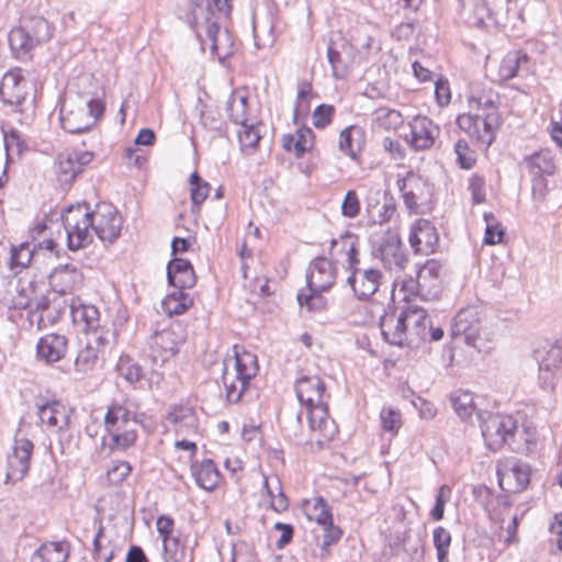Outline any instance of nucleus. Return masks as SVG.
<instances>
[{"instance_id":"nucleus-62","label":"nucleus","mask_w":562,"mask_h":562,"mask_svg":"<svg viewBox=\"0 0 562 562\" xmlns=\"http://www.w3.org/2000/svg\"><path fill=\"white\" fill-rule=\"evenodd\" d=\"M33 42L40 44L50 38L52 32L48 22L43 18L32 20V26L29 27Z\"/></svg>"},{"instance_id":"nucleus-55","label":"nucleus","mask_w":562,"mask_h":562,"mask_svg":"<svg viewBox=\"0 0 562 562\" xmlns=\"http://www.w3.org/2000/svg\"><path fill=\"white\" fill-rule=\"evenodd\" d=\"M458 126L471 137H481V114H462L457 119Z\"/></svg>"},{"instance_id":"nucleus-56","label":"nucleus","mask_w":562,"mask_h":562,"mask_svg":"<svg viewBox=\"0 0 562 562\" xmlns=\"http://www.w3.org/2000/svg\"><path fill=\"white\" fill-rule=\"evenodd\" d=\"M323 291L308 290L307 294L300 292L297 301L301 306H306L310 312L322 311L326 306V299L322 295Z\"/></svg>"},{"instance_id":"nucleus-7","label":"nucleus","mask_w":562,"mask_h":562,"mask_svg":"<svg viewBox=\"0 0 562 562\" xmlns=\"http://www.w3.org/2000/svg\"><path fill=\"white\" fill-rule=\"evenodd\" d=\"M480 427L485 445L492 451L506 446L510 431L515 429L516 418L512 415L484 412L479 414Z\"/></svg>"},{"instance_id":"nucleus-8","label":"nucleus","mask_w":562,"mask_h":562,"mask_svg":"<svg viewBox=\"0 0 562 562\" xmlns=\"http://www.w3.org/2000/svg\"><path fill=\"white\" fill-rule=\"evenodd\" d=\"M400 186L406 207L416 214H425L434 207V187L424 178L409 173Z\"/></svg>"},{"instance_id":"nucleus-26","label":"nucleus","mask_w":562,"mask_h":562,"mask_svg":"<svg viewBox=\"0 0 562 562\" xmlns=\"http://www.w3.org/2000/svg\"><path fill=\"white\" fill-rule=\"evenodd\" d=\"M81 271L71 265H61L54 269L49 276V285L59 294L76 291L82 284Z\"/></svg>"},{"instance_id":"nucleus-41","label":"nucleus","mask_w":562,"mask_h":562,"mask_svg":"<svg viewBox=\"0 0 562 562\" xmlns=\"http://www.w3.org/2000/svg\"><path fill=\"white\" fill-rule=\"evenodd\" d=\"M342 244V247L345 248V256L348 263V270H350V273L353 272V270H360L357 266L359 263V257H358V237L351 233H346L344 235H340L338 238L331 239V252L335 251L336 247Z\"/></svg>"},{"instance_id":"nucleus-57","label":"nucleus","mask_w":562,"mask_h":562,"mask_svg":"<svg viewBox=\"0 0 562 562\" xmlns=\"http://www.w3.org/2000/svg\"><path fill=\"white\" fill-rule=\"evenodd\" d=\"M371 207L372 205L369 203L368 212L370 213V218L373 223H378L380 225L390 222L396 213V205L392 198H385L383 205L376 213H374Z\"/></svg>"},{"instance_id":"nucleus-31","label":"nucleus","mask_w":562,"mask_h":562,"mask_svg":"<svg viewBox=\"0 0 562 562\" xmlns=\"http://www.w3.org/2000/svg\"><path fill=\"white\" fill-rule=\"evenodd\" d=\"M173 519L169 516H160L156 521L157 531L161 543L157 548L161 562H176V537H172Z\"/></svg>"},{"instance_id":"nucleus-47","label":"nucleus","mask_w":562,"mask_h":562,"mask_svg":"<svg viewBox=\"0 0 562 562\" xmlns=\"http://www.w3.org/2000/svg\"><path fill=\"white\" fill-rule=\"evenodd\" d=\"M227 112L231 121L234 124L244 125L247 123V97L245 95H231L227 101Z\"/></svg>"},{"instance_id":"nucleus-9","label":"nucleus","mask_w":562,"mask_h":562,"mask_svg":"<svg viewBox=\"0 0 562 562\" xmlns=\"http://www.w3.org/2000/svg\"><path fill=\"white\" fill-rule=\"evenodd\" d=\"M92 231L104 244H113L121 235L123 217L111 203H99L90 210Z\"/></svg>"},{"instance_id":"nucleus-45","label":"nucleus","mask_w":562,"mask_h":562,"mask_svg":"<svg viewBox=\"0 0 562 562\" xmlns=\"http://www.w3.org/2000/svg\"><path fill=\"white\" fill-rule=\"evenodd\" d=\"M480 114L483 132L481 131V137H477V140L488 147L495 139L494 133L501 125V116L498 113L494 112Z\"/></svg>"},{"instance_id":"nucleus-18","label":"nucleus","mask_w":562,"mask_h":562,"mask_svg":"<svg viewBox=\"0 0 562 562\" xmlns=\"http://www.w3.org/2000/svg\"><path fill=\"white\" fill-rule=\"evenodd\" d=\"M37 416L47 429L60 431L70 423L71 411L58 401L37 402Z\"/></svg>"},{"instance_id":"nucleus-51","label":"nucleus","mask_w":562,"mask_h":562,"mask_svg":"<svg viewBox=\"0 0 562 562\" xmlns=\"http://www.w3.org/2000/svg\"><path fill=\"white\" fill-rule=\"evenodd\" d=\"M451 543V535L443 527L434 530V544L437 550L438 562H449L448 550Z\"/></svg>"},{"instance_id":"nucleus-32","label":"nucleus","mask_w":562,"mask_h":562,"mask_svg":"<svg viewBox=\"0 0 562 562\" xmlns=\"http://www.w3.org/2000/svg\"><path fill=\"white\" fill-rule=\"evenodd\" d=\"M190 471L196 485L205 491H213L220 482V471L211 459L192 461Z\"/></svg>"},{"instance_id":"nucleus-34","label":"nucleus","mask_w":562,"mask_h":562,"mask_svg":"<svg viewBox=\"0 0 562 562\" xmlns=\"http://www.w3.org/2000/svg\"><path fill=\"white\" fill-rule=\"evenodd\" d=\"M74 322L82 325V330L86 331L87 337L94 333L101 334L102 331H111L100 325V314L93 305H79L71 308Z\"/></svg>"},{"instance_id":"nucleus-64","label":"nucleus","mask_w":562,"mask_h":562,"mask_svg":"<svg viewBox=\"0 0 562 562\" xmlns=\"http://www.w3.org/2000/svg\"><path fill=\"white\" fill-rule=\"evenodd\" d=\"M485 180L482 176L476 173L472 175L469 179V190L472 194V200L475 204L485 201Z\"/></svg>"},{"instance_id":"nucleus-12","label":"nucleus","mask_w":562,"mask_h":562,"mask_svg":"<svg viewBox=\"0 0 562 562\" xmlns=\"http://www.w3.org/2000/svg\"><path fill=\"white\" fill-rule=\"evenodd\" d=\"M27 95V82L20 68L11 69L3 75L0 81V99L4 104L22 113Z\"/></svg>"},{"instance_id":"nucleus-30","label":"nucleus","mask_w":562,"mask_h":562,"mask_svg":"<svg viewBox=\"0 0 562 562\" xmlns=\"http://www.w3.org/2000/svg\"><path fill=\"white\" fill-rule=\"evenodd\" d=\"M325 389L326 386L324 381L317 375H303L299 378L295 383L296 396L305 406H311L321 402Z\"/></svg>"},{"instance_id":"nucleus-37","label":"nucleus","mask_w":562,"mask_h":562,"mask_svg":"<svg viewBox=\"0 0 562 562\" xmlns=\"http://www.w3.org/2000/svg\"><path fill=\"white\" fill-rule=\"evenodd\" d=\"M70 547L66 541L46 542L31 557V562H67Z\"/></svg>"},{"instance_id":"nucleus-48","label":"nucleus","mask_w":562,"mask_h":562,"mask_svg":"<svg viewBox=\"0 0 562 562\" xmlns=\"http://www.w3.org/2000/svg\"><path fill=\"white\" fill-rule=\"evenodd\" d=\"M562 364V341L553 344L539 362L540 372L553 373Z\"/></svg>"},{"instance_id":"nucleus-15","label":"nucleus","mask_w":562,"mask_h":562,"mask_svg":"<svg viewBox=\"0 0 562 562\" xmlns=\"http://www.w3.org/2000/svg\"><path fill=\"white\" fill-rule=\"evenodd\" d=\"M372 254L375 258H380L384 267L390 270L403 269L407 263L400 235L393 231H387L381 237Z\"/></svg>"},{"instance_id":"nucleus-28","label":"nucleus","mask_w":562,"mask_h":562,"mask_svg":"<svg viewBox=\"0 0 562 562\" xmlns=\"http://www.w3.org/2000/svg\"><path fill=\"white\" fill-rule=\"evenodd\" d=\"M67 338L59 334H47L36 345V356L46 363H54L67 353Z\"/></svg>"},{"instance_id":"nucleus-60","label":"nucleus","mask_w":562,"mask_h":562,"mask_svg":"<svg viewBox=\"0 0 562 562\" xmlns=\"http://www.w3.org/2000/svg\"><path fill=\"white\" fill-rule=\"evenodd\" d=\"M335 113L336 109L334 105L325 103L319 104L313 112V125L316 128H325L331 123Z\"/></svg>"},{"instance_id":"nucleus-52","label":"nucleus","mask_w":562,"mask_h":562,"mask_svg":"<svg viewBox=\"0 0 562 562\" xmlns=\"http://www.w3.org/2000/svg\"><path fill=\"white\" fill-rule=\"evenodd\" d=\"M238 139L240 143L241 150L256 149L261 136L254 124L248 125L247 123L241 125L237 131Z\"/></svg>"},{"instance_id":"nucleus-39","label":"nucleus","mask_w":562,"mask_h":562,"mask_svg":"<svg viewBox=\"0 0 562 562\" xmlns=\"http://www.w3.org/2000/svg\"><path fill=\"white\" fill-rule=\"evenodd\" d=\"M499 94L493 89H483L477 94H471L469 106L482 113H498Z\"/></svg>"},{"instance_id":"nucleus-17","label":"nucleus","mask_w":562,"mask_h":562,"mask_svg":"<svg viewBox=\"0 0 562 562\" xmlns=\"http://www.w3.org/2000/svg\"><path fill=\"white\" fill-rule=\"evenodd\" d=\"M353 47L344 37L330 40L327 46V59L331 67L333 77L344 79L347 77L352 63Z\"/></svg>"},{"instance_id":"nucleus-23","label":"nucleus","mask_w":562,"mask_h":562,"mask_svg":"<svg viewBox=\"0 0 562 562\" xmlns=\"http://www.w3.org/2000/svg\"><path fill=\"white\" fill-rule=\"evenodd\" d=\"M94 158L92 150H72L57 157L58 173L63 181H72Z\"/></svg>"},{"instance_id":"nucleus-25","label":"nucleus","mask_w":562,"mask_h":562,"mask_svg":"<svg viewBox=\"0 0 562 562\" xmlns=\"http://www.w3.org/2000/svg\"><path fill=\"white\" fill-rule=\"evenodd\" d=\"M411 145L417 150L430 148L439 136V127L427 116H415L409 123Z\"/></svg>"},{"instance_id":"nucleus-54","label":"nucleus","mask_w":562,"mask_h":562,"mask_svg":"<svg viewBox=\"0 0 562 562\" xmlns=\"http://www.w3.org/2000/svg\"><path fill=\"white\" fill-rule=\"evenodd\" d=\"M296 140L294 143V153L296 157H302L313 147L314 133L312 128L302 126L294 134Z\"/></svg>"},{"instance_id":"nucleus-2","label":"nucleus","mask_w":562,"mask_h":562,"mask_svg":"<svg viewBox=\"0 0 562 562\" xmlns=\"http://www.w3.org/2000/svg\"><path fill=\"white\" fill-rule=\"evenodd\" d=\"M451 337L473 347L479 352L492 349L494 333L482 310L476 305L461 308L452 319Z\"/></svg>"},{"instance_id":"nucleus-3","label":"nucleus","mask_w":562,"mask_h":562,"mask_svg":"<svg viewBox=\"0 0 562 562\" xmlns=\"http://www.w3.org/2000/svg\"><path fill=\"white\" fill-rule=\"evenodd\" d=\"M234 355L224 360L222 373L227 401L238 403L245 395L249 382L259 370L257 356L239 346L233 347Z\"/></svg>"},{"instance_id":"nucleus-13","label":"nucleus","mask_w":562,"mask_h":562,"mask_svg":"<svg viewBox=\"0 0 562 562\" xmlns=\"http://www.w3.org/2000/svg\"><path fill=\"white\" fill-rule=\"evenodd\" d=\"M114 337L112 331L94 333L87 337V342L81 348L75 360V370L80 374H87L93 371L99 363L100 355L104 347L110 344Z\"/></svg>"},{"instance_id":"nucleus-6","label":"nucleus","mask_w":562,"mask_h":562,"mask_svg":"<svg viewBox=\"0 0 562 562\" xmlns=\"http://www.w3.org/2000/svg\"><path fill=\"white\" fill-rule=\"evenodd\" d=\"M61 221L69 249L77 250L92 243L93 231L87 203L68 206L61 214Z\"/></svg>"},{"instance_id":"nucleus-4","label":"nucleus","mask_w":562,"mask_h":562,"mask_svg":"<svg viewBox=\"0 0 562 562\" xmlns=\"http://www.w3.org/2000/svg\"><path fill=\"white\" fill-rule=\"evenodd\" d=\"M103 111L99 99L69 89L60 106L61 127L71 134L83 133L95 124Z\"/></svg>"},{"instance_id":"nucleus-21","label":"nucleus","mask_w":562,"mask_h":562,"mask_svg":"<svg viewBox=\"0 0 562 562\" xmlns=\"http://www.w3.org/2000/svg\"><path fill=\"white\" fill-rule=\"evenodd\" d=\"M382 273L378 269L369 268L353 270L347 278V283L351 286L353 294L361 301L372 296L381 284Z\"/></svg>"},{"instance_id":"nucleus-16","label":"nucleus","mask_w":562,"mask_h":562,"mask_svg":"<svg viewBox=\"0 0 562 562\" xmlns=\"http://www.w3.org/2000/svg\"><path fill=\"white\" fill-rule=\"evenodd\" d=\"M176 356V335L172 323L166 326L158 324L151 336L149 357L156 366H165L173 360Z\"/></svg>"},{"instance_id":"nucleus-42","label":"nucleus","mask_w":562,"mask_h":562,"mask_svg":"<svg viewBox=\"0 0 562 562\" xmlns=\"http://www.w3.org/2000/svg\"><path fill=\"white\" fill-rule=\"evenodd\" d=\"M451 406L463 422H470L475 411L473 395L467 391H457L450 395Z\"/></svg>"},{"instance_id":"nucleus-14","label":"nucleus","mask_w":562,"mask_h":562,"mask_svg":"<svg viewBox=\"0 0 562 562\" xmlns=\"http://www.w3.org/2000/svg\"><path fill=\"white\" fill-rule=\"evenodd\" d=\"M33 442L26 438H16L12 452L8 454L5 483L13 484L21 481L30 469L33 453Z\"/></svg>"},{"instance_id":"nucleus-46","label":"nucleus","mask_w":562,"mask_h":562,"mask_svg":"<svg viewBox=\"0 0 562 562\" xmlns=\"http://www.w3.org/2000/svg\"><path fill=\"white\" fill-rule=\"evenodd\" d=\"M117 373L130 383L138 382L142 379L143 371L140 366L130 356H121L116 363Z\"/></svg>"},{"instance_id":"nucleus-53","label":"nucleus","mask_w":562,"mask_h":562,"mask_svg":"<svg viewBox=\"0 0 562 562\" xmlns=\"http://www.w3.org/2000/svg\"><path fill=\"white\" fill-rule=\"evenodd\" d=\"M484 220L486 222V228L484 234V244L495 245L501 243L504 237V231L499 227L498 222L492 213H485Z\"/></svg>"},{"instance_id":"nucleus-24","label":"nucleus","mask_w":562,"mask_h":562,"mask_svg":"<svg viewBox=\"0 0 562 562\" xmlns=\"http://www.w3.org/2000/svg\"><path fill=\"white\" fill-rule=\"evenodd\" d=\"M526 168L532 175V191L540 190L542 194V188H546L544 179L542 175H553L555 165L550 150H540L527 156L524 160Z\"/></svg>"},{"instance_id":"nucleus-33","label":"nucleus","mask_w":562,"mask_h":562,"mask_svg":"<svg viewBox=\"0 0 562 562\" xmlns=\"http://www.w3.org/2000/svg\"><path fill=\"white\" fill-rule=\"evenodd\" d=\"M366 143V133L358 125L344 128L339 135V149L352 160H357Z\"/></svg>"},{"instance_id":"nucleus-38","label":"nucleus","mask_w":562,"mask_h":562,"mask_svg":"<svg viewBox=\"0 0 562 562\" xmlns=\"http://www.w3.org/2000/svg\"><path fill=\"white\" fill-rule=\"evenodd\" d=\"M304 510L310 520H314L321 527L333 520L331 508L322 496L304 502Z\"/></svg>"},{"instance_id":"nucleus-10","label":"nucleus","mask_w":562,"mask_h":562,"mask_svg":"<svg viewBox=\"0 0 562 562\" xmlns=\"http://www.w3.org/2000/svg\"><path fill=\"white\" fill-rule=\"evenodd\" d=\"M441 269L440 261L436 259L427 260L417 271L416 280L406 281L404 289L425 301L437 299L441 290Z\"/></svg>"},{"instance_id":"nucleus-29","label":"nucleus","mask_w":562,"mask_h":562,"mask_svg":"<svg viewBox=\"0 0 562 562\" xmlns=\"http://www.w3.org/2000/svg\"><path fill=\"white\" fill-rule=\"evenodd\" d=\"M536 429L531 426L519 424L516 419L515 429L510 431L506 446L520 454H529L536 448Z\"/></svg>"},{"instance_id":"nucleus-63","label":"nucleus","mask_w":562,"mask_h":562,"mask_svg":"<svg viewBox=\"0 0 562 562\" xmlns=\"http://www.w3.org/2000/svg\"><path fill=\"white\" fill-rule=\"evenodd\" d=\"M454 151L457 154V160L462 169H471L475 164V157L469 149L468 143L463 139H459L454 145Z\"/></svg>"},{"instance_id":"nucleus-11","label":"nucleus","mask_w":562,"mask_h":562,"mask_svg":"<svg viewBox=\"0 0 562 562\" xmlns=\"http://www.w3.org/2000/svg\"><path fill=\"white\" fill-rule=\"evenodd\" d=\"M530 467L516 458H505L496 465L498 485L506 493L524 491L530 482Z\"/></svg>"},{"instance_id":"nucleus-5","label":"nucleus","mask_w":562,"mask_h":562,"mask_svg":"<svg viewBox=\"0 0 562 562\" xmlns=\"http://www.w3.org/2000/svg\"><path fill=\"white\" fill-rule=\"evenodd\" d=\"M136 424V417L128 407L124 403L114 402L104 417L111 448L125 449L132 446L136 440V431L132 426Z\"/></svg>"},{"instance_id":"nucleus-59","label":"nucleus","mask_w":562,"mask_h":562,"mask_svg":"<svg viewBox=\"0 0 562 562\" xmlns=\"http://www.w3.org/2000/svg\"><path fill=\"white\" fill-rule=\"evenodd\" d=\"M132 467L126 461H112L106 470L111 484H121L131 473Z\"/></svg>"},{"instance_id":"nucleus-44","label":"nucleus","mask_w":562,"mask_h":562,"mask_svg":"<svg viewBox=\"0 0 562 562\" xmlns=\"http://www.w3.org/2000/svg\"><path fill=\"white\" fill-rule=\"evenodd\" d=\"M9 44L18 53H27L36 45L27 25L13 29L9 33Z\"/></svg>"},{"instance_id":"nucleus-35","label":"nucleus","mask_w":562,"mask_h":562,"mask_svg":"<svg viewBox=\"0 0 562 562\" xmlns=\"http://www.w3.org/2000/svg\"><path fill=\"white\" fill-rule=\"evenodd\" d=\"M12 292L16 293L18 295L13 296L11 300L3 297V304L7 305L9 308L14 310H23L30 307V323H33L34 317L37 316V312L41 313L47 310L49 306V300L45 296H41L36 299L34 303H31L30 299L24 294V290L20 289L18 285L13 286V289L10 290V293Z\"/></svg>"},{"instance_id":"nucleus-19","label":"nucleus","mask_w":562,"mask_h":562,"mask_svg":"<svg viewBox=\"0 0 562 562\" xmlns=\"http://www.w3.org/2000/svg\"><path fill=\"white\" fill-rule=\"evenodd\" d=\"M408 240L416 254L428 255L435 252L439 235L430 221L419 218L412 226Z\"/></svg>"},{"instance_id":"nucleus-20","label":"nucleus","mask_w":562,"mask_h":562,"mask_svg":"<svg viewBox=\"0 0 562 562\" xmlns=\"http://www.w3.org/2000/svg\"><path fill=\"white\" fill-rule=\"evenodd\" d=\"M306 408L311 430L319 432L317 442L323 445L333 440L337 434V426L335 420L329 417L327 405L321 401L306 406Z\"/></svg>"},{"instance_id":"nucleus-61","label":"nucleus","mask_w":562,"mask_h":562,"mask_svg":"<svg viewBox=\"0 0 562 562\" xmlns=\"http://www.w3.org/2000/svg\"><path fill=\"white\" fill-rule=\"evenodd\" d=\"M383 430L396 434L401 425V413L397 409L383 408L380 414Z\"/></svg>"},{"instance_id":"nucleus-40","label":"nucleus","mask_w":562,"mask_h":562,"mask_svg":"<svg viewBox=\"0 0 562 562\" xmlns=\"http://www.w3.org/2000/svg\"><path fill=\"white\" fill-rule=\"evenodd\" d=\"M529 57L527 54L516 50L509 52L503 58L499 68H498V77L502 81H507L513 79L518 75V70L522 64H527Z\"/></svg>"},{"instance_id":"nucleus-43","label":"nucleus","mask_w":562,"mask_h":562,"mask_svg":"<svg viewBox=\"0 0 562 562\" xmlns=\"http://www.w3.org/2000/svg\"><path fill=\"white\" fill-rule=\"evenodd\" d=\"M35 249L36 247H32V245L27 241L21 243L16 247H12L9 261L10 269L19 272L26 268L35 255Z\"/></svg>"},{"instance_id":"nucleus-49","label":"nucleus","mask_w":562,"mask_h":562,"mask_svg":"<svg viewBox=\"0 0 562 562\" xmlns=\"http://www.w3.org/2000/svg\"><path fill=\"white\" fill-rule=\"evenodd\" d=\"M189 187L191 201L194 205L203 203L210 193V184L196 171L190 175Z\"/></svg>"},{"instance_id":"nucleus-27","label":"nucleus","mask_w":562,"mask_h":562,"mask_svg":"<svg viewBox=\"0 0 562 562\" xmlns=\"http://www.w3.org/2000/svg\"><path fill=\"white\" fill-rule=\"evenodd\" d=\"M380 328L386 342L394 346H403L408 336L407 325L403 312H386L380 318Z\"/></svg>"},{"instance_id":"nucleus-50","label":"nucleus","mask_w":562,"mask_h":562,"mask_svg":"<svg viewBox=\"0 0 562 562\" xmlns=\"http://www.w3.org/2000/svg\"><path fill=\"white\" fill-rule=\"evenodd\" d=\"M196 283V274L192 263L178 257V290L191 289Z\"/></svg>"},{"instance_id":"nucleus-1","label":"nucleus","mask_w":562,"mask_h":562,"mask_svg":"<svg viewBox=\"0 0 562 562\" xmlns=\"http://www.w3.org/2000/svg\"><path fill=\"white\" fill-rule=\"evenodd\" d=\"M188 22L194 31L202 50L205 52L206 45H209L211 54L221 61L233 55V35L227 29H221L210 4H194L190 16H188Z\"/></svg>"},{"instance_id":"nucleus-22","label":"nucleus","mask_w":562,"mask_h":562,"mask_svg":"<svg viewBox=\"0 0 562 562\" xmlns=\"http://www.w3.org/2000/svg\"><path fill=\"white\" fill-rule=\"evenodd\" d=\"M336 279V269L333 262L325 257L315 258L307 270L306 282L308 290L327 291Z\"/></svg>"},{"instance_id":"nucleus-58","label":"nucleus","mask_w":562,"mask_h":562,"mask_svg":"<svg viewBox=\"0 0 562 562\" xmlns=\"http://www.w3.org/2000/svg\"><path fill=\"white\" fill-rule=\"evenodd\" d=\"M323 541L321 544L322 555L329 553V548L336 544L342 537V530L339 526L334 525L331 520L328 525L322 526Z\"/></svg>"},{"instance_id":"nucleus-36","label":"nucleus","mask_w":562,"mask_h":562,"mask_svg":"<svg viewBox=\"0 0 562 562\" xmlns=\"http://www.w3.org/2000/svg\"><path fill=\"white\" fill-rule=\"evenodd\" d=\"M402 312L405 317L408 334L422 340L428 339V325L430 319L426 310L419 306L408 305Z\"/></svg>"}]
</instances>
